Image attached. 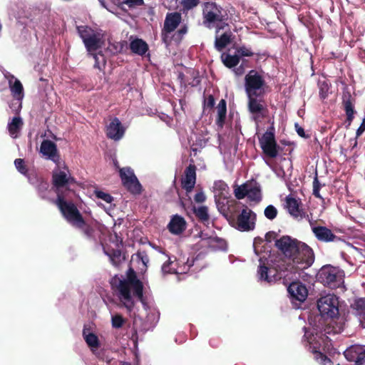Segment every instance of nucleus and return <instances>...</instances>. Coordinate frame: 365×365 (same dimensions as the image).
<instances>
[{"label":"nucleus","mask_w":365,"mask_h":365,"mask_svg":"<svg viewBox=\"0 0 365 365\" xmlns=\"http://www.w3.org/2000/svg\"><path fill=\"white\" fill-rule=\"evenodd\" d=\"M314 259L313 250L306 243L301 242L288 262L282 257H276L272 260L270 267L260 263L257 274L261 281L274 283L287 277L285 274L287 272L296 273L308 269L313 264Z\"/></svg>","instance_id":"nucleus-1"},{"label":"nucleus","mask_w":365,"mask_h":365,"mask_svg":"<svg viewBox=\"0 0 365 365\" xmlns=\"http://www.w3.org/2000/svg\"><path fill=\"white\" fill-rule=\"evenodd\" d=\"M116 280L111 282L113 288L115 287L117 297L128 312H131L135 307V298L139 301H143V284L137 277L133 269L130 268L127 272V278L119 279L118 284H115Z\"/></svg>","instance_id":"nucleus-2"},{"label":"nucleus","mask_w":365,"mask_h":365,"mask_svg":"<svg viewBox=\"0 0 365 365\" xmlns=\"http://www.w3.org/2000/svg\"><path fill=\"white\" fill-rule=\"evenodd\" d=\"M202 25L207 29L215 28V34L228 26L227 14L223 8L215 1H206L202 4Z\"/></svg>","instance_id":"nucleus-3"},{"label":"nucleus","mask_w":365,"mask_h":365,"mask_svg":"<svg viewBox=\"0 0 365 365\" xmlns=\"http://www.w3.org/2000/svg\"><path fill=\"white\" fill-rule=\"evenodd\" d=\"M76 30L88 53L102 48L104 34L101 29H93L89 26H78Z\"/></svg>","instance_id":"nucleus-4"},{"label":"nucleus","mask_w":365,"mask_h":365,"mask_svg":"<svg viewBox=\"0 0 365 365\" xmlns=\"http://www.w3.org/2000/svg\"><path fill=\"white\" fill-rule=\"evenodd\" d=\"M317 278L324 286L334 289L344 284V272L338 267L327 264L319 270Z\"/></svg>","instance_id":"nucleus-5"},{"label":"nucleus","mask_w":365,"mask_h":365,"mask_svg":"<svg viewBox=\"0 0 365 365\" xmlns=\"http://www.w3.org/2000/svg\"><path fill=\"white\" fill-rule=\"evenodd\" d=\"M66 196H58L55 201V204L58 206L66 221L73 226L77 222H82L83 216L75 204L66 201Z\"/></svg>","instance_id":"nucleus-6"},{"label":"nucleus","mask_w":365,"mask_h":365,"mask_svg":"<svg viewBox=\"0 0 365 365\" xmlns=\"http://www.w3.org/2000/svg\"><path fill=\"white\" fill-rule=\"evenodd\" d=\"M317 308L322 317L334 319L339 315V300L334 294H327L317 301Z\"/></svg>","instance_id":"nucleus-7"},{"label":"nucleus","mask_w":365,"mask_h":365,"mask_svg":"<svg viewBox=\"0 0 365 365\" xmlns=\"http://www.w3.org/2000/svg\"><path fill=\"white\" fill-rule=\"evenodd\" d=\"M256 214L246 205L230 225L242 232L253 230L255 227Z\"/></svg>","instance_id":"nucleus-8"},{"label":"nucleus","mask_w":365,"mask_h":365,"mask_svg":"<svg viewBox=\"0 0 365 365\" xmlns=\"http://www.w3.org/2000/svg\"><path fill=\"white\" fill-rule=\"evenodd\" d=\"M259 145L263 153L268 158H275L278 155L279 145L277 143L274 127H270L259 138Z\"/></svg>","instance_id":"nucleus-9"},{"label":"nucleus","mask_w":365,"mask_h":365,"mask_svg":"<svg viewBox=\"0 0 365 365\" xmlns=\"http://www.w3.org/2000/svg\"><path fill=\"white\" fill-rule=\"evenodd\" d=\"M306 330V328H304ZM338 331L336 329L330 324H322V327L317 326L313 328V331L310 334V336H307V331H305L304 337H307L308 341H319L324 346H330V339L327 334H336Z\"/></svg>","instance_id":"nucleus-10"},{"label":"nucleus","mask_w":365,"mask_h":365,"mask_svg":"<svg viewBox=\"0 0 365 365\" xmlns=\"http://www.w3.org/2000/svg\"><path fill=\"white\" fill-rule=\"evenodd\" d=\"M75 179L73 177L68 176L64 171H58L53 173L52 175V184L55 192L58 196H67L66 193L70 192V189L67 186L74 183Z\"/></svg>","instance_id":"nucleus-11"},{"label":"nucleus","mask_w":365,"mask_h":365,"mask_svg":"<svg viewBox=\"0 0 365 365\" xmlns=\"http://www.w3.org/2000/svg\"><path fill=\"white\" fill-rule=\"evenodd\" d=\"M265 86L263 76L256 70H250L245 77V88L247 96L258 94Z\"/></svg>","instance_id":"nucleus-12"},{"label":"nucleus","mask_w":365,"mask_h":365,"mask_svg":"<svg viewBox=\"0 0 365 365\" xmlns=\"http://www.w3.org/2000/svg\"><path fill=\"white\" fill-rule=\"evenodd\" d=\"M259 94L247 96V108L249 112L253 115V120L258 122L260 118H264L267 116L269 110L262 100L257 99Z\"/></svg>","instance_id":"nucleus-13"},{"label":"nucleus","mask_w":365,"mask_h":365,"mask_svg":"<svg viewBox=\"0 0 365 365\" xmlns=\"http://www.w3.org/2000/svg\"><path fill=\"white\" fill-rule=\"evenodd\" d=\"M301 241L296 238H292L289 235H283L275 241L274 245L284 257V259L289 261L293 256L294 252L300 244Z\"/></svg>","instance_id":"nucleus-14"},{"label":"nucleus","mask_w":365,"mask_h":365,"mask_svg":"<svg viewBox=\"0 0 365 365\" xmlns=\"http://www.w3.org/2000/svg\"><path fill=\"white\" fill-rule=\"evenodd\" d=\"M120 177L123 186L132 194H140L142 186L133 170L130 168H123L119 170Z\"/></svg>","instance_id":"nucleus-15"},{"label":"nucleus","mask_w":365,"mask_h":365,"mask_svg":"<svg viewBox=\"0 0 365 365\" xmlns=\"http://www.w3.org/2000/svg\"><path fill=\"white\" fill-rule=\"evenodd\" d=\"M356 103V98L352 96L351 92L346 88L343 91L341 96V104L346 114V128L349 129L354 118L356 113L354 106Z\"/></svg>","instance_id":"nucleus-16"},{"label":"nucleus","mask_w":365,"mask_h":365,"mask_svg":"<svg viewBox=\"0 0 365 365\" xmlns=\"http://www.w3.org/2000/svg\"><path fill=\"white\" fill-rule=\"evenodd\" d=\"M286 208L287 209L290 215L297 220H302L304 218L307 219L310 222L309 215L307 212L301 207L302 202L300 200H297L292 195H288L285 198Z\"/></svg>","instance_id":"nucleus-17"},{"label":"nucleus","mask_w":365,"mask_h":365,"mask_svg":"<svg viewBox=\"0 0 365 365\" xmlns=\"http://www.w3.org/2000/svg\"><path fill=\"white\" fill-rule=\"evenodd\" d=\"M344 355L349 361L362 365L365 363V346L352 345L344 351Z\"/></svg>","instance_id":"nucleus-18"},{"label":"nucleus","mask_w":365,"mask_h":365,"mask_svg":"<svg viewBox=\"0 0 365 365\" xmlns=\"http://www.w3.org/2000/svg\"><path fill=\"white\" fill-rule=\"evenodd\" d=\"M287 292L292 302H303L308 296L307 287L299 281L292 282L287 287Z\"/></svg>","instance_id":"nucleus-19"},{"label":"nucleus","mask_w":365,"mask_h":365,"mask_svg":"<svg viewBox=\"0 0 365 365\" xmlns=\"http://www.w3.org/2000/svg\"><path fill=\"white\" fill-rule=\"evenodd\" d=\"M182 20V14L180 12L167 13L162 29V36H166L175 31L180 25Z\"/></svg>","instance_id":"nucleus-20"},{"label":"nucleus","mask_w":365,"mask_h":365,"mask_svg":"<svg viewBox=\"0 0 365 365\" xmlns=\"http://www.w3.org/2000/svg\"><path fill=\"white\" fill-rule=\"evenodd\" d=\"M310 351L314 354L316 360L322 365H332V361L323 353L329 346H323L319 341H308Z\"/></svg>","instance_id":"nucleus-21"},{"label":"nucleus","mask_w":365,"mask_h":365,"mask_svg":"<svg viewBox=\"0 0 365 365\" xmlns=\"http://www.w3.org/2000/svg\"><path fill=\"white\" fill-rule=\"evenodd\" d=\"M196 182V166L190 164L185 170L184 176L181 179L182 187L187 192H190Z\"/></svg>","instance_id":"nucleus-22"},{"label":"nucleus","mask_w":365,"mask_h":365,"mask_svg":"<svg viewBox=\"0 0 365 365\" xmlns=\"http://www.w3.org/2000/svg\"><path fill=\"white\" fill-rule=\"evenodd\" d=\"M106 133L108 138L119 140L124 135L125 128L122 125L120 120L115 117L106 126Z\"/></svg>","instance_id":"nucleus-23"},{"label":"nucleus","mask_w":365,"mask_h":365,"mask_svg":"<svg viewBox=\"0 0 365 365\" xmlns=\"http://www.w3.org/2000/svg\"><path fill=\"white\" fill-rule=\"evenodd\" d=\"M312 232L317 239L322 242H334L340 239L335 235L330 229L324 226L314 227H312Z\"/></svg>","instance_id":"nucleus-24"},{"label":"nucleus","mask_w":365,"mask_h":365,"mask_svg":"<svg viewBox=\"0 0 365 365\" xmlns=\"http://www.w3.org/2000/svg\"><path fill=\"white\" fill-rule=\"evenodd\" d=\"M186 225L187 223L184 217L175 215L168 223V229L172 234L180 235L185 230Z\"/></svg>","instance_id":"nucleus-25"},{"label":"nucleus","mask_w":365,"mask_h":365,"mask_svg":"<svg viewBox=\"0 0 365 365\" xmlns=\"http://www.w3.org/2000/svg\"><path fill=\"white\" fill-rule=\"evenodd\" d=\"M240 202L236 200L227 201V205L221 208V212L229 222V224L233 222L234 219L239 212Z\"/></svg>","instance_id":"nucleus-26"},{"label":"nucleus","mask_w":365,"mask_h":365,"mask_svg":"<svg viewBox=\"0 0 365 365\" xmlns=\"http://www.w3.org/2000/svg\"><path fill=\"white\" fill-rule=\"evenodd\" d=\"M40 150L43 155L48 156L51 159L56 156L58 153L56 143L49 140H43L42 141Z\"/></svg>","instance_id":"nucleus-27"},{"label":"nucleus","mask_w":365,"mask_h":365,"mask_svg":"<svg viewBox=\"0 0 365 365\" xmlns=\"http://www.w3.org/2000/svg\"><path fill=\"white\" fill-rule=\"evenodd\" d=\"M217 116L215 120L216 125L222 128L224 126L227 115V103L225 99H221L216 108Z\"/></svg>","instance_id":"nucleus-28"},{"label":"nucleus","mask_w":365,"mask_h":365,"mask_svg":"<svg viewBox=\"0 0 365 365\" xmlns=\"http://www.w3.org/2000/svg\"><path fill=\"white\" fill-rule=\"evenodd\" d=\"M131 51L139 56H143L148 51V43L141 38H135L130 43Z\"/></svg>","instance_id":"nucleus-29"},{"label":"nucleus","mask_w":365,"mask_h":365,"mask_svg":"<svg viewBox=\"0 0 365 365\" xmlns=\"http://www.w3.org/2000/svg\"><path fill=\"white\" fill-rule=\"evenodd\" d=\"M232 33L225 32L218 36L216 34L215 40V48L218 51H222L231 42Z\"/></svg>","instance_id":"nucleus-30"},{"label":"nucleus","mask_w":365,"mask_h":365,"mask_svg":"<svg viewBox=\"0 0 365 365\" xmlns=\"http://www.w3.org/2000/svg\"><path fill=\"white\" fill-rule=\"evenodd\" d=\"M221 59L224 65L229 68H232L237 66L240 61V56H232L225 53L221 55Z\"/></svg>","instance_id":"nucleus-31"},{"label":"nucleus","mask_w":365,"mask_h":365,"mask_svg":"<svg viewBox=\"0 0 365 365\" xmlns=\"http://www.w3.org/2000/svg\"><path fill=\"white\" fill-rule=\"evenodd\" d=\"M106 255L110 258V262L115 267H119L125 259L122 257V252L120 250L112 249L110 252H105Z\"/></svg>","instance_id":"nucleus-32"},{"label":"nucleus","mask_w":365,"mask_h":365,"mask_svg":"<svg viewBox=\"0 0 365 365\" xmlns=\"http://www.w3.org/2000/svg\"><path fill=\"white\" fill-rule=\"evenodd\" d=\"M81 220L82 222H77L73 227L80 230L87 237H93L95 232L93 227L91 225L88 224L83 217L81 219Z\"/></svg>","instance_id":"nucleus-33"},{"label":"nucleus","mask_w":365,"mask_h":365,"mask_svg":"<svg viewBox=\"0 0 365 365\" xmlns=\"http://www.w3.org/2000/svg\"><path fill=\"white\" fill-rule=\"evenodd\" d=\"M83 336L88 344V346L93 349V348H98L100 342L98 337L93 333H87V329H83Z\"/></svg>","instance_id":"nucleus-34"},{"label":"nucleus","mask_w":365,"mask_h":365,"mask_svg":"<svg viewBox=\"0 0 365 365\" xmlns=\"http://www.w3.org/2000/svg\"><path fill=\"white\" fill-rule=\"evenodd\" d=\"M356 314L361 323L365 322V298H359L354 302Z\"/></svg>","instance_id":"nucleus-35"},{"label":"nucleus","mask_w":365,"mask_h":365,"mask_svg":"<svg viewBox=\"0 0 365 365\" xmlns=\"http://www.w3.org/2000/svg\"><path fill=\"white\" fill-rule=\"evenodd\" d=\"M23 125L22 119L20 117H14L11 122L8 124V130L11 136H16Z\"/></svg>","instance_id":"nucleus-36"},{"label":"nucleus","mask_w":365,"mask_h":365,"mask_svg":"<svg viewBox=\"0 0 365 365\" xmlns=\"http://www.w3.org/2000/svg\"><path fill=\"white\" fill-rule=\"evenodd\" d=\"M95 60L94 68H98L99 71H103L105 68L106 60L102 51L98 53L92 52L90 53Z\"/></svg>","instance_id":"nucleus-37"},{"label":"nucleus","mask_w":365,"mask_h":365,"mask_svg":"<svg viewBox=\"0 0 365 365\" xmlns=\"http://www.w3.org/2000/svg\"><path fill=\"white\" fill-rule=\"evenodd\" d=\"M195 259L192 257L191 259L187 258L185 261V258L179 259L178 260V269L180 270V273H186L187 272L190 267L194 265Z\"/></svg>","instance_id":"nucleus-38"},{"label":"nucleus","mask_w":365,"mask_h":365,"mask_svg":"<svg viewBox=\"0 0 365 365\" xmlns=\"http://www.w3.org/2000/svg\"><path fill=\"white\" fill-rule=\"evenodd\" d=\"M36 189L38 190L39 196L45 199L46 198V192L49 188V183L47 180H44L42 178H36Z\"/></svg>","instance_id":"nucleus-39"},{"label":"nucleus","mask_w":365,"mask_h":365,"mask_svg":"<svg viewBox=\"0 0 365 365\" xmlns=\"http://www.w3.org/2000/svg\"><path fill=\"white\" fill-rule=\"evenodd\" d=\"M11 91L12 96L17 98L21 99L24 96V88L21 83V81L18 79H16L14 84L11 86Z\"/></svg>","instance_id":"nucleus-40"},{"label":"nucleus","mask_w":365,"mask_h":365,"mask_svg":"<svg viewBox=\"0 0 365 365\" xmlns=\"http://www.w3.org/2000/svg\"><path fill=\"white\" fill-rule=\"evenodd\" d=\"M247 197L250 200L259 202L262 200L261 190L259 187L255 186L248 188Z\"/></svg>","instance_id":"nucleus-41"},{"label":"nucleus","mask_w":365,"mask_h":365,"mask_svg":"<svg viewBox=\"0 0 365 365\" xmlns=\"http://www.w3.org/2000/svg\"><path fill=\"white\" fill-rule=\"evenodd\" d=\"M194 212L195 216L202 222H207L210 220L208 209L206 206H200L195 208Z\"/></svg>","instance_id":"nucleus-42"},{"label":"nucleus","mask_w":365,"mask_h":365,"mask_svg":"<svg viewBox=\"0 0 365 365\" xmlns=\"http://www.w3.org/2000/svg\"><path fill=\"white\" fill-rule=\"evenodd\" d=\"M200 4V0H181V11L185 14L188 11L197 7Z\"/></svg>","instance_id":"nucleus-43"},{"label":"nucleus","mask_w":365,"mask_h":365,"mask_svg":"<svg viewBox=\"0 0 365 365\" xmlns=\"http://www.w3.org/2000/svg\"><path fill=\"white\" fill-rule=\"evenodd\" d=\"M14 165L19 173L28 177L29 180L31 183H34L32 179L28 173V169L25 165V162L21 158H17L14 160Z\"/></svg>","instance_id":"nucleus-44"},{"label":"nucleus","mask_w":365,"mask_h":365,"mask_svg":"<svg viewBox=\"0 0 365 365\" xmlns=\"http://www.w3.org/2000/svg\"><path fill=\"white\" fill-rule=\"evenodd\" d=\"M127 322V319L120 314H115L111 317V325L114 329H120Z\"/></svg>","instance_id":"nucleus-45"},{"label":"nucleus","mask_w":365,"mask_h":365,"mask_svg":"<svg viewBox=\"0 0 365 365\" xmlns=\"http://www.w3.org/2000/svg\"><path fill=\"white\" fill-rule=\"evenodd\" d=\"M319 95L321 99H325L328 96L329 86L326 81H319Z\"/></svg>","instance_id":"nucleus-46"},{"label":"nucleus","mask_w":365,"mask_h":365,"mask_svg":"<svg viewBox=\"0 0 365 365\" xmlns=\"http://www.w3.org/2000/svg\"><path fill=\"white\" fill-rule=\"evenodd\" d=\"M235 196L237 200H242L247 196L248 187L246 184L237 187L235 190Z\"/></svg>","instance_id":"nucleus-47"},{"label":"nucleus","mask_w":365,"mask_h":365,"mask_svg":"<svg viewBox=\"0 0 365 365\" xmlns=\"http://www.w3.org/2000/svg\"><path fill=\"white\" fill-rule=\"evenodd\" d=\"M277 208L272 205H268L264 210L265 217L270 220H274L277 217Z\"/></svg>","instance_id":"nucleus-48"},{"label":"nucleus","mask_w":365,"mask_h":365,"mask_svg":"<svg viewBox=\"0 0 365 365\" xmlns=\"http://www.w3.org/2000/svg\"><path fill=\"white\" fill-rule=\"evenodd\" d=\"M321 187L322 185L318 180L317 173H316V175L313 180V195L315 197L319 199H322V197L319 193Z\"/></svg>","instance_id":"nucleus-49"},{"label":"nucleus","mask_w":365,"mask_h":365,"mask_svg":"<svg viewBox=\"0 0 365 365\" xmlns=\"http://www.w3.org/2000/svg\"><path fill=\"white\" fill-rule=\"evenodd\" d=\"M238 56L240 57H251L255 55V53L252 51L251 48H247L245 46H240L237 48Z\"/></svg>","instance_id":"nucleus-50"},{"label":"nucleus","mask_w":365,"mask_h":365,"mask_svg":"<svg viewBox=\"0 0 365 365\" xmlns=\"http://www.w3.org/2000/svg\"><path fill=\"white\" fill-rule=\"evenodd\" d=\"M95 194L98 198L101 199L107 203H110L113 200V197L110 194L101 190L96 191Z\"/></svg>","instance_id":"nucleus-51"},{"label":"nucleus","mask_w":365,"mask_h":365,"mask_svg":"<svg viewBox=\"0 0 365 365\" xmlns=\"http://www.w3.org/2000/svg\"><path fill=\"white\" fill-rule=\"evenodd\" d=\"M120 4H125L129 8H133L135 6H142L144 4L143 0H123L120 2Z\"/></svg>","instance_id":"nucleus-52"},{"label":"nucleus","mask_w":365,"mask_h":365,"mask_svg":"<svg viewBox=\"0 0 365 365\" xmlns=\"http://www.w3.org/2000/svg\"><path fill=\"white\" fill-rule=\"evenodd\" d=\"M173 263V262L169 259L167 262H165L162 266V272L164 274H170V273H178V271H175V269L170 268V266Z\"/></svg>","instance_id":"nucleus-53"},{"label":"nucleus","mask_w":365,"mask_h":365,"mask_svg":"<svg viewBox=\"0 0 365 365\" xmlns=\"http://www.w3.org/2000/svg\"><path fill=\"white\" fill-rule=\"evenodd\" d=\"M136 257L145 266H147V264L149 262V257L145 251H138L136 253Z\"/></svg>","instance_id":"nucleus-54"},{"label":"nucleus","mask_w":365,"mask_h":365,"mask_svg":"<svg viewBox=\"0 0 365 365\" xmlns=\"http://www.w3.org/2000/svg\"><path fill=\"white\" fill-rule=\"evenodd\" d=\"M180 27L177 31L175 35L177 36L178 38H179L180 39H182L183 36L187 33L188 26L186 24H180Z\"/></svg>","instance_id":"nucleus-55"},{"label":"nucleus","mask_w":365,"mask_h":365,"mask_svg":"<svg viewBox=\"0 0 365 365\" xmlns=\"http://www.w3.org/2000/svg\"><path fill=\"white\" fill-rule=\"evenodd\" d=\"M204 106L209 108H212L215 106V98L213 96L210 95L205 99Z\"/></svg>","instance_id":"nucleus-56"},{"label":"nucleus","mask_w":365,"mask_h":365,"mask_svg":"<svg viewBox=\"0 0 365 365\" xmlns=\"http://www.w3.org/2000/svg\"><path fill=\"white\" fill-rule=\"evenodd\" d=\"M277 234L274 231H269L265 235V240L267 242H271L273 240H277Z\"/></svg>","instance_id":"nucleus-57"},{"label":"nucleus","mask_w":365,"mask_h":365,"mask_svg":"<svg viewBox=\"0 0 365 365\" xmlns=\"http://www.w3.org/2000/svg\"><path fill=\"white\" fill-rule=\"evenodd\" d=\"M194 200L197 203H202L205 201L206 197L203 192H198L195 194Z\"/></svg>","instance_id":"nucleus-58"},{"label":"nucleus","mask_w":365,"mask_h":365,"mask_svg":"<svg viewBox=\"0 0 365 365\" xmlns=\"http://www.w3.org/2000/svg\"><path fill=\"white\" fill-rule=\"evenodd\" d=\"M295 129H296L297 134L300 137L304 138H309V135L305 134L304 128H302L301 126H299L298 123H295Z\"/></svg>","instance_id":"nucleus-59"},{"label":"nucleus","mask_w":365,"mask_h":365,"mask_svg":"<svg viewBox=\"0 0 365 365\" xmlns=\"http://www.w3.org/2000/svg\"><path fill=\"white\" fill-rule=\"evenodd\" d=\"M365 131V118L363 119L361 125L358 128L356 132V138L361 136L363 133Z\"/></svg>","instance_id":"nucleus-60"},{"label":"nucleus","mask_w":365,"mask_h":365,"mask_svg":"<svg viewBox=\"0 0 365 365\" xmlns=\"http://www.w3.org/2000/svg\"><path fill=\"white\" fill-rule=\"evenodd\" d=\"M235 72L237 76H241L245 73V68L243 65H240L239 67L235 69Z\"/></svg>","instance_id":"nucleus-61"},{"label":"nucleus","mask_w":365,"mask_h":365,"mask_svg":"<svg viewBox=\"0 0 365 365\" xmlns=\"http://www.w3.org/2000/svg\"><path fill=\"white\" fill-rule=\"evenodd\" d=\"M357 138L356 136L354 138L350 139V146L352 149L357 146Z\"/></svg>","instance_id":"nucleus-62"},{"label":"nucleus","mask_w":365,"mask_h":365,"mask_svg":"<svg viewBox=\"0 0 365 365\" xmlns=\"http://www.w3.org/2000/svg\"><path fill=\"white\" fill-rule=\"evenodd\" d=\"M184 77H185V75L182 73H180L178 74V78L180 79L181 83H185V82L184 81Z\"/></svg>","instance_id":"nucleus-63"},{"label":"nucleus","mask_w":365,"mask_h":365,"mask_svg":"<svg viewBox=\"0 0 365 365\" xmlns=\"http://www.w3.org/2000/svg\"><path fill=\"white\" fill-rule=\"evenodd\" d=\"M194 81H195V83H193L192 86H195V85H197V84H198L200 83V80L198 78H194Z\"/></svg>","instance_id":"nucleus-64"}]
</instances>
